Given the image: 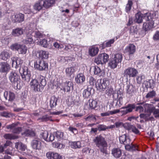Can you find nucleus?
Masks as SVG:
<instances>
[{
  "label": "nucleus",
  "mask_w": 159,
  "mask_h": 159,
  "mask_svg": "<svg viewBox=\"0 0 159 159\" xmlns=\"http://www.w3.org/2000/svg\"><path fill=\"white\" fill-rule=\"evenodd\" d=\"M20 47H19L18 49V52L19 54H25L27 51L26 47L23 45H20Z\"/></svg>",
  "instance_id": "obj_43"
},
{
  "label": "nucleus",
  "mask_w": 159,
  "mask_h": 159,
  "mask_svg": "<svg viewBox=\"0 0 159 159\" xmlns=\"http://www.w3.org/2000/svg\"><path fill=\"white\" fill-rule=\"evenodd\" d=\"M143 108L142 106L137 107L136 108V111H139L140 113L143 112Z\"/></svg>",
  "instance_id": "obj_64"
},
{
  "label": "nucleus",
  "mask_w": 159,
  "mask_h": 159,
  "mask_svg": "<svg viewBox=\"0 0 159 159\" xmlns=\"http://www.w3.org/2000/svg\"><path fill=\"white\" fill-rule=\"evenodd\" d=\"M18 123H13L7 125L6 128L7 129L12 130V132L14 134H19L21 131L22 129L21 127L18 126Z\"/></svg>",
  "instance_id": "obj_10"
},
{
  "label": "nucleus",
  "mask_w": 159,
  "mask_h": 159,
  "mask_svg": "<svg viewBox=\"0 0 159 159\" xmlns=\"http://www.w3.org/2000/svg\"><path fill=\"white\" fill-rule=\"evenodd\" d=\"M93 141L102 152L106 153L107 144L104 138L100 135L96 137Z\"/></svg>",
  "instance_id": "obj_3"
},
{
  "label": "nucleus",
  "mask_w": 159,
  "mask_h": 159,
  "mask_svg": "<svg viewBox=\"0 0 159 159\" xmlns=\"http://www.w3.org/2000/svg\"><path fill=\"white\" fill-rule=\"evenodd\" d=\"M115 41V39H111L107 42H104L102 44V48L103 49L106 47H111V44H113Z\"/></svg>",
  "instance_id": "obj_41"
},
{
  "label": "nucleus",
  "mask_w": 159,
  "mask_h": 159,
  "mask_svg": "<svg viewBox=\"0 0 159 159\" xmlns=\"http://www.w3.org/2000/svg\"><path fill=\"white\" fill-rule=\"evenodd\" d=\"M20 44L15 43L11 46L10 48L13 50H16L18 51L19 47H20Z\"/></svg>",
  "instance_id": "obj_55"
},
{
  "label": "nucleus",
  "mask_w": 159,
  "mask_h": 159,
  "mask_svg": "<svg viewBox=\"0 0 159 159\" xmlns=\"http://www.w3.org/2000/svg\"><path fill=\"white\" fill-rule=\"evenodd\" d=\"M75 71L74 68L73 67L66 68L65 70V72L67 75L70 76Z\"/></svg>",
  "instance_id": "obj_42"
},
{
  "label": "nucleus",
  "mask_w": 159,
  "mask_h": 159,
  "mask_svg": "<svg viewBox=\"0 0 159 159\" xmlns=\"http://www.w3.org/2000/svg\"><path fill=\"white\" fill-rule=\"evenodd\" d=\"M101 70L98 66H95L94 68V72L95 74L97 75L100 73Z\"/></svg>",
  "instance_id": "obj_57"
},
{
  "label": "nucleus",
  "mask_w": 159,
  "mask_h": 159,
  "mask_svg": "<svg viewBox=\"0 0 159 159\" xmlns=\"http://www.w3.org/2000/svg\"><path fill=\"white\" fill-rule=\"evenodd\" d=\"M33 33H34V37L37 38V39H39L43 38L44 36L43 34L41 33L39 31H35Z\"/></svg>",
  "instance_id": "obj_53"
},
{
  "label": "nucleus",
  "mask_w": 159,
  "mask_h": 159,
  "mask_svg": "<svg viewBox=\"0 0 159 159\" xmlns=\"http://www.w3.org/2000/svg\"><path fill=\"white\" fill-rule=\"evenodd\" d=\"M95 82L96 80L93 77H91L90 78L89 82L91 85H94Z\"/></svg>",
  "instance_id": "obj_59"
},
{
  "label": "nucleus",
  "mask_w": 159,
  "mask_h": 159,
  "mask_svg": "<svg viewBox=\"0 0 159 159\" xmlns=\"http://www.w3.org/2000/svg\"><path fill=\"white\" fill-rule=\"evenodd\" d=\"M52 135H54V137L55 136L56 137L58 140H60V139H62L63 137V133L60 131H57L54 132L52 134Z\"/></svg>",
  "instance_id": "obj_47"
},
{
  "label": "nucleus",
  "mask_w": 159,
  "mask_h": 159,
  "mask_svg": "<svg viewBox=\"0 0 159 159\" xmlns=\"http://www.w3.org/2000/svg\"><path fill=\"white\" fill-rule=\"evenodd\" d=\"M46 84L45 77L41 75L37 79L32 80L30 83L31 89L35 92L42 91Z\"/></svg>",
  "instance_id": "obj_2"
},
{
  "label": "nucleus",
  "mask_w": 159,
  "mask_h": 159,
  "mask_svg": "<svg viewBox=\"0 0 159 159\" xmlns=\"http://www.w3.org/2000/svg\"><path fill=\"white\" fill-rule=\"evenodd\" d=\"M85 80V77L84 74L82 73L78 74L75 78V80L77 84H82Z\"/></svg>",
  "instance_id": "obj_26"
},
{
  "label": "nucleus",
  "mask_w": 159,
  "mask_h": 159,
  "mask_svg": "<svg viewBox=\"0 0 159 159\" xmlns=\"http://www.w3.org/2000/svg\"><path fill=\"white\" fill-rule=\"evenodd\" d=\"M118 63H119L118 62L111 58V59L110 61L109 64L111 68L114 69L117 67Z\"/></svg>",
  "instance_id": "obj_46"
},
{
  "label": "nucleus",
  "mask_w": 159,
  "mask_h": 159,
  "mask_svg": "<svg viewBox=\"0 0 159 159\" xmlns=\"http://www.w3.org/2000/svg\"><path fill=\"white\" fill-rule=\"evenodd\" d=\"M43 139L47 141H52L54 140V137L52 133L49 136L48 133L46 131H44L41 134Z\"/></svg>",
  "instance_id": "obj_16"
},
{
  "label": "nucleus",
  "mask_w": 159,
  "mask_h": 159,
  "mask_svg": "<svg viewBox=\"0 0 159 159\" xmlns=\"http://www.w3.org/2000/svg\"><path fill=\"white\" fill-rule=\"evenodd\" d=\"M154 15L153 12H152L151 14L152 18L149 20H146L148 21L147 22L143 23V28L145 30H148L153 28L154 22L152 19L154 18Z\"/></svg>",
  "instance_id": "obj_14"
},
{
  "label": "nucleus",
  "mask_w": 159,
  "mask_h": 159,
  "mask_svg": "<svg viewBox=\"0 0 159 159\" xmlns=\"http://www.w3.org/2000/svg\"><path fill=\"white\" fill-rule=\"evenodd\" d=\"M127 92L129 94H131L135 91L134 87L132 84H129L127 86Z\"/></svg>",
  "instance_id": "obj_49"
},
{
  "label": "nucleus",
  "mask_w": 159,
  "mask_h": 159,
  "mask_svg": "<svg viewBox=\"0 0 159 159\" xmlns=\"http://www.w3.org/2000/svg\"><path fill=\"white\" fill-rule=\"evenodd\" d=\"M70 131L73 133L74 134H76L77 133V130L75 128L70 126L69 128Z\"/></svg>",
  "instance_id": "obj_61"
},
{
  "label": "nucleus",
  "mask_w": 159,
  "mask_h": 159,
  "mask_svg": "<svg viewBox=\"0 0 159 159\" xmlns=\"http://www.w3.org/2000/svg\"><path fill=\"white\" fill-rule=\"evenodd\" d=\"M3 137L6 139H15L19 138V136L15 134H7L4 135Z\"/></svg>",
  "instance_id": "obj_38"
},
{
  "label": "nucleus",
  "mask_w": 159,
  "mask_h": 159,
  "mask_svg": "<svg viewBox=\"0 0 159 159\" xmlns=\"http://www.w3.org/2000/svg\"><path fill=\"white\" fill-rule=\"evenodd\" d=\"M4 96L6 99L8 98L9 101H12L15 98L14 94L10 91L8 93L7 91L5 92L4 93Z\"/></svg>",
  "instance_id": "obj_33"
},
{
  "label": "nucleus",
  "mask_w": 159,
  "mask_h": 159,
  "mask_svg": "<svg viewBox=\"0 0 159 159\" xmlns=\"http://www.w3.org/2000/svg\"><path fill=\"white\" fill-rule=\"evenodd\" d=\"M144 76L143 75H140L138 76L136 79L137 82L139 84H140L142 82L143 80L144 79Z\"/></svg>",
  "instance_id": "obj_56"
},
{
  "label": "nucleus",
  "mask_w": 159,
  "mask_h": 159,
  "mask_svg": "<svg viewBox=\"0 0 159 159\" xmlns=\"http://www.w3.org/2000/svg\"><path fill=\"white\" fill-rule=\"evenodd\" d=\"M15 147L18 151H24L26 148V146L20 142L16 143Z\"/></svg>",
  "instance_id": "obj_31"
},
{
  "label": "nucleus",
  "mask_w": 159,
  "mask_h": 159,
  "mask_svg": "<svg viewBox=\"0 0 159 159\" xmlns=\"http://www.w3.org/2000/svg\"><path fill=\"white\" fill-rule=\"evenodd\" d=\"M9 78L11 82L15 83L18 81L19 76L16 72L13 71L10 73Z\"/></svg>",
  "instance_id": "obj_19"
},
{
  "label": "nucleus",
  "mask_w": 159,
  "mask_h": 159,
  "mask_svg": "<svg viewBox=\"0 0 159 159\" xmlns=\"http://www.w3.org/2000/svg\"><path fill=\"white\" fill-rule=\"evenodd\" d=\"M69 144L73 148H80L81 147V143L80 141L70 142Z\"/></svg>",
  "instance_id": "obj_35"
},
{
  "label": "nucleus",
  "mask_w": 159,
  "mask_h": 159,
  "mask_svg": "<svg viewBox=\"0 0 159 159\" xmlns=\"http://www.w3.org/2000/svg\"><path fill=\"white\" fill-rule=\"evenodd\" d=\"M144 107L146 109L148 108L147 110L150 112L153 111V115L155 118H159V109H155L153 105L149 104H146Z\"/></svg>",
  "instance_id": "obj_12"
},
{
  "label": "nucleus",
  "mask_w": 159,
  "mask_h": 159,
  "mask_svg": "<svg viewBox=\"0 0 159 159\" xmlns=\"http://www.w3.org/2000/svg\"><path fill=\"white\" fill-rule=\"evenodd\" d=\"M46 155L48 159H62V156L55 152L49 151L46 153Z\"/></svg>",
  "instance_id": "obj_13"
},
{
  "label": "nucleus",
  "mask_w": 159,
  "mask_h": 159,
  "mask_svg": "<svg viewBox=\"0 0 159 159\" xmlns=\"http://www.w3.org/2000/svg\"><path fill=\"white\" fill-rule=\"evenodd\" d=\"M54 46L56 48H63L62 45H60L57 42H55L53 43Z\"/></svg>",
  "instance_id": "obj_58"
},
{
  "label": "nucleus",
  "mask_w": 159,
  "mask_h": 159,
  "mask_svg": "<svg viewBox=\"0 0 159 159\" xmlns=\"http://www.w3.org/2000/svg\"><path fill=\"white\" fill-rule=\"evenodd\" d=\"M24 32V30L22 28H17L12 30V35L15 37L19 36L23 34Z\"/></svg>",
  "instance_id": "obj_24"
},
{
  "label": "nucleus",
  "mask_w": 159,
  "mask_h": 159,
  "mask_svg": "<svg viewBox=\"0 0 159 159\" xmlns=\"http://www.w3.org/2000/svg\"><path fill=\"white\" fill-rule=\"evenodd\" d=\"M152 13L147 12L144 14L140 13H138L135 15V21L138 23H141L143 21V19L146 20H149L152 18Z\"/></svg>",
  "instance_id": "obj_6"
},
{
  "label": "nucleus",
  "mask_w": 159,
  "mask_h": 159,
  "mask_svg": "<svg viewBox=\"0 0 159 159\" xmlns=\"http://www.w3.org/2000/svg\"><path fill=\"white\" fill-rule=\"evenodd\" d=\"M55 1L54 0H45L43 1V7L48 8L51 7L54 3Z\"/></svg>",
  "instance_id": "obj_34"
},
{
  "label": "nucleus",
  "mask_w": 159,
  "mask_h": 159,
  "mask_svg": "<svg viewBox=\"0 0 159 159\" xmlns=\"http://www.w3.org/2000/svg\"><path fill=\"white\" fill-rule=\"evenodd\" d=\"M39 120H41L43 122H47L48 121H54L55 120H53L52 119V117L51 116H48L47 115L43 116L41 118L39 119Z\"/></svg>",
  "instance_id": "obj_44"
},
{
  "label": "nucleus",
  "mask_w": 159,
  "mask_h": 159,
  "mask_svg": "<svg viewBox=\"0 0 159 159\" xmlns=\"http://www.w3.org/2000/svg\"><path fill=\"white\" fill-rule=\"evenodd\" d=\"M10 67L6 62H0V72L6 73L8 71Z\"/></svg>",
  "instance_id": "obj_23"
},
{
  "label": "nucleus",
  "mask_w": 159,
  "mask_h": 159,
  "mask_svg": "<svg viewBox=\"0 0 159 159\" xmlns=\"http://www.w3.org/2000/svg\"><path fill=\"white\" fill-rule=\"evenodd\" d=\"M38 44L41 45L43 47L45 48H48L49 49L52 48V45H49V43H48L47 41L45 39H43L42 41H38Z\"/></svg>",
  "instance_id": "obj_32"
},
{
  "label": "nucleus",
  "mask_w": 159,
  "mask_h": 159,
  "mask_svg": "<svg viewBox=\"0 0 159 159\" xmlns=\"http://www.w3.org/2000/svg\"><path fill=\"white\" fill-rule=\"evenodd\" d=\"M112 154L116 158L120 157L122 154L121 150L119 148H114L112 150Z\"/></svg>",
  "instance_id": "obj_29"
},
{
  "label": "nucleus",
  "mask_w": 159,
  "mask_h": 159,
  "mask_svg": "<svg viewBox=\"0 0 159 159\" xmlns=\"http://www.w3.org/2000/svg\"><path fill=\"white\" fill-rule=\"evenodd\" d=\"M124 126L129 131H132L136 134H138L139 132V130L134 126L131 125L129 123L125 124Z\"/></svg>",
  "instance_id": "obj_25"
},
{
  "label": "nucleus",
  "mask_w": 159,
  "mask_h": 159,
  "mask_svg": "<svg viewBox=\"0 0 159 159\" xmlns=\"http://www.w3.org/2000/svg\"><path fill=\"white\" fill-rule=\"evenodd\" d=\"M11 19L14 22L20 23L24 20V15L21 13H15L11 16Z\"/></svg>",
  "instance_id": "obj_11"
},
{
  "label": "nucleus",
  "mask_w": 159,
  "mask_h": 159,
  "mask_svg": "<svg viewBox=\"0 0 159 159\" xmlns=\"http://www.w3.org/2000/svg\"><path fill=\"white\" fill-rule=\"evenodd\" d=\"M43 0H40L36 2L33 6L34 9L37 11H39L43 7Z\"/></svg>",
  "instance_id": "obj_28"
},
{
  "label": "nucleus",
  "mask_w": 159,
  "mask_h": 159,
  "mask_svg": "<svg viewBox=\"0 0 159 159\" xmlns=\"http://www.w3.org/2000/svg\"><path fill=\"white\" fill-rule=\"evenodd\" d=\"M99 52L98 47L93 45L90 47L89 48V53L90 56L94 57L96 56Z\"/></svg>",
  "instance_id": "obj_20"
},
{
  "label": "nucleus",
  "mask_w": 159,
  "mask_h": 159,
  "mask_svg": "<svg viewBox=\"0 0 159 159\" xmlns=\"http://www.w3.org/2000/svg\"><path fill=\"white\" fill-rule=\"evenodd\" d=\"M91 94L90 90L89 88L84 89L83 93V96L85 98H88Z\"/></svg>",
  "instance_id": "obj_48"
},
{
  "label": "nucleus",
  "mask_w": 159,
  "mask_h": 159,
  "mask_svg": "<svg viewBox=\"0 0 159 159\" xmlns=\"http://www.w3.org/2000/svg\"><path fill=\"white\" fill-rule=\"evenodd\" d=\"M70 131L73 133L74 134H76L77 133V130L75 128L70 126L69 128Z\"/></svg>",
  "instance_id": "obj_60"
},
{
  "label": "nucleus",
  "mask_w": 159,
  "mask_h": 159,
  "mask_svg": "<svg viewBox=\"0 0 159 159\" xmlns=\"http://www.w3.org/2000/svg\"><path fill=\"white\" fill-rule=\"evenodd\" d=\"M11 60L12 66L16 68L18 67L19 65L22 64L23 62V60L19 57H13L11 58Z\"/></svg>",
  "instance_id": "obj_17"
},
{
  "label": "nucleus",
  "mask_w": 159,
  "mask_h": 159,
  "mask_svg": "<svg viewBox=\"0 0 159 159\" xmlns=\"http://www.w3.org/2000/svg\"><path fill=\"white\" fill-rule=\"evenodd\" d=\"M135 108V106L133 104H129L128 106L125 107H122L120 108L121 109H123L124 110H120V112H121L123 115H125L129 112H131L132 111L133 109Z\"/></svg>",
  "instance_id": "obj_18"
},
{
  "label": "nucleus",
  "mask_w": 159,
  "mask_h": 159,
  "mask_svg": "<svg viewBox=\"0 0 159 159\" xmlns=\"http://www.w3.org/2000/svg\"><path fill=\"white\" fill-rule=\"evenodd\" d=\"M138 73V71L134 67H129L124 70L123 75L126 77H134L136 76Z\"/></svg>",
  "instance_id": "obj_8"
},
{
  "label": "nucleus",
  "mask_w": 159,
  "mask_h": 159,
  "mask_svg": "<svg viewBox=\"0 0 159 159\" xmlns=\"http://www.w3.org/2000/svg\"><path fill=\"white\" fill-rule=\"evenodd\" d=\"M0 57L2 60H6L10 57V54L7 51H4L1 53Z\"/></svg>",
  "instance_id": "obj_39"
},
{
  "label": "nucleus",
  "mask_w": 159,
  "mask_h": 159,
  "mask_svg": "<svg viewBox=\"0 0 159 159\" xmlns=\"http://www.w3.org/2000/svg\"><path fill=\"white\" fill-rule=\"evenodd\" d=\"M133 5V2L131 0H129L128 2L125 7V11L126 12L129 13Z\"/></svg>",
  "instance_id": "obj_50"
},
{
  "label": "nucleus",
  "mask_w": 159,
  "mask_h": 159,
  "mask_svg": "<svg viewBox=\"0 0 159 159\" xmlns=\"http://www.w3.org/2000/svg\"><path fill=\"white\" fill-rule=\"evenodd\" d=\"M39 57L42 59H46L48 57L49 53L48 51L40 50L39 52Z\"/></svg>",
  "instance_id": "obj_36"
},
{
  "label": "nucleus",
  "mask_w": 159,
  "mask_h": 159,
  "mask_svg": "<svg viewBox=\"0 0 159 159\" xmlns=\"http://www.w3.org/2000/svg\"><path fill=\"white\" fill-rule=\"evenodd\" d=\"M110 81L107 78L98 80L96 86L97 89L100 91H103L109 85Z\"/></svg>",
  "instance_id": "obj_5"
},
{
  "label": "nucleus",
  "mask_w": 159,
  "mask_h": 159,
  "mask_svg": "<svg viewBox=\"0 0 159 159\" xmlns=\"http://www.w3.org/2000/svg\"><path fill=\"white\" fill-rule=\"evenodd\" d=\"M72 84L71 82H66L64 84V87L63 90L65 92H68L70 91V87Z\"/></svg>",
  "instance_id": "obj_40"
},
{
  "label": "nucleus",
  "mask_w": 159,
  "mask_h": 159,
  "mask_svg": "<svg viewBox=\"0 0 159 159\" xmlns=\"http://www.w3.org/2000/svg\"><path fill=\"white\" fill-rule=\"evenodd\" d=\"M86 121H96V118L94 115H89L85 118Z\"/></svg>",
  "instance_id": "obj_54"
},
{
  "label": "nucleus",
  "mask_w": 159,
  "mask_h": 159,
  "mask_svg": "<svg viewBox=\"0 0 159 159\" xmlns=\"http://www.w3.org/2000/svg\"><path fill=\"white\" fill-rule=\"evenodd\" d=\"M135 50L136 47L132 44H129L125 49V51L128 52L129 54H133L135 52Z\"/></svg>",
  "instance_id": "obj_27"
},
{
  "label": "nucleus",
  "mask_w": 159,
  "mask_h": 159,
  "mask_svg": "<svg viewBox=\"0 0 159 159\" xmlns=\"http://www.w3.org/2000/svg\"><path fill=\"white\" fill-rule=\"evenodd\" d=\"M22 134L27 137H34L35 136V133L32 129H27L22 133Z\"/></svg>",
  "instance_id": "obj_30"
},
{
  "label": "nucleus",
  "mask_w": 159,
  "mask_h": 159,
  "mask_svg": "<svg viewBox=\"0 0 159 159\" xmlns=\"http://www.w3.org/2000/svg\"><path fill=\"white\" fill-rule=\"evenodd\" d=\"M119 140L121 143H123L125 146L126 150L130 151L137 150L140 151V146L137 144H133L131 143L129 136L127 134L122 135L119 138Z\"/></svg>",
  "instance_id": "obj_1"
},
{
  "label": "nucleus",
  "mask_w": 159,
  "mask_h": 159,
  "mask_svg": "<svg viewBox=\"0 0 159 159\" xmlns=\"http://www.w3.org/2000/svg\"><path fill=\"white\" fill-rule=\"evenodd\" d=\"M153 39L155 40H159V31H157L153 36Z\"/></svg>",
  "instance_id": "obj_62"
},
{
  "label": "nucleus",
  "mask_w": 159,
  "mask_h": 159,
  "mask_svg": "<svg viewBox=\"0 0 159 159\" xmlns=\"http://www.w3.org/2000/svg\"><path fill=\"white\" fill-rule=\"evenodd\" d=\"M31 146L34 149L40 150L41 148V143L39 139H34L31 142Z\"/></svg>",
  "instance_id": "obj_22"
},
{
  "label": "nucleus",
  "mask_w": 159,
  "mask_h": 159,
  "mask_svg": "<svg viewBox=\"0 0 159 159\" xmlns=\"http://www.w3.org/2000/svg\"><path fill=\"white\" fill-rule=\"evenodd\" d=\"M156 94L155 92L153 90L149 92L146 96V98L150 99L153 98Z\"/></svg>",
  "instance_id": "obj_52"
},
{
  "label": "nucleus",
  "mask_w": 159,
  "mask_h": 159,
  "mask_svg": "<svg viewBox=\"0 0 159 159\" xmlns=\"http://www.w3.org/2000/svg\"><path fill=\"white\" fill-rule=\"evenodd\" d=\"M97 107V100L90 99L85 106V108L86 109H94Z\"/></svg>",
  "instance_id": "obj_15"
},
{
  "label": "nucleus",
  "mask_w": 159,
  "mask_h": 159,
  "mask_svg": "<svg viewBox=\"0 0 159 159\" xmlns=\"http://www.w3.org/2000/svg\"><path fill=\"white\" fill-rule=\"evenodd\" d=\"M107 128L106 126L103 125H99L98 127V129L99 130H104Z\"/></svg>",
  "instance_id": "obj_63"
},
{
  "label": "nucleus",
  "mask_w": 159,
  "mask_h": 159,
  "mask_svg": "<svg viewBox=\"0 0 159 159\" xmlns=\"http://www.w3.org/2000/svg\"><path fill=\"white\" fill-rule=\"evenodd\" d=\"M19 72L22 81L24 82H28L30 81L31 76V72L29 70L27 66H23L20 67Z\"/></svg>",
  "instance_id": "obj_4"
},
{
  "label": "nucleus",
  "mask_w": 159,
  "mask_h": 159,
  "mask_svg": "<svg viewBox=\"0 0 159 159\" xmlns=\"http://www.w3.org/2000/svg\"><path fill=\"white\" fill-rule=\"evenodd\" d=\"M57 98L55 96L51 97L50 101V106L51 108L56 106L57 105Z\"/></svg>",
  "instance_id": "obj_45"
},
{
  "label": "nucleus",
  "mask_w": 159,
  "mask_h": 159,
  "mask_svg": "<svg viewBox=\"0 0 159 159\" xmlns=\"http://www.w3.org/2000/svg\"><path fill=\"white\" fill-rule=\"evenodd\" d=\"M32 32L31 31H30L28 34H27L26 38L23 40V42L24 43L28 44H33L34 41L31 35Z\"/></svg>",
  "instance_id": "obj_21"
},
{
  "label": "nucleus",
  "mask_w": 159,
  "mask_h": 159,
  "mask_svg": "<svg viewBox=\"0 0 159 159\" xmlns=\"http://www.w3.org/2000/svg\"><path fill=\"white\" fill-rule=\"evenodd\" d=\"M52 145L53 147L59 149L64 148L65 147V145L64 144L60 143H53L52 144Z\"/></svg>",
  "instance_id": "obj_51"
},
{
  "label": "nucleus",
  "mask_w": 159,
  "mask_h": 159,
  "mask_svg": "<svg viewBox=\"0 0 159 159\" xmlns=\"http://www.w3.org/2000/svg\"><path fill=\"white\" fill-rule=\"evenodd\" d=\"M118 62L119 63L121 62L123 58L122 55L120 53H117L116 54H113L112 57Z\"/></svg>",
  "instance_id": "obj_37"
},
{
  "label": "nucleus",
  "mask_w": 159,
  "mask_h": 159,
  "mask_svg": "<svg viewBox=\"0 0 159 159\" xmlns=\"http://www.w3.org/2000/svg\"><path fill=\"white\" fill-rule=\"evenodd\" d=\"M34 66L35 68L40 71L47 70L48 68V63L43 60L39 61L38 62H35Z\"/></svg>",
  "instance_id": "obj_9"
},
{
  "label": "nucleus",
  "mask_w": 159,
  "mask_h": 159,
  "mask_svg": "<svg viewBox=\"0 0 159 159\" xmlns=\"http://www.w3.org/2000/svg\"><path fill=\"white\" fill-rule=\"evenodd\" d=\"M109 55L107 54L103 53L99 54L95 59V62L97 64H104L108 60Z\"/></svg>",
  "instance_id": "obj_7"
}]
</instances>
